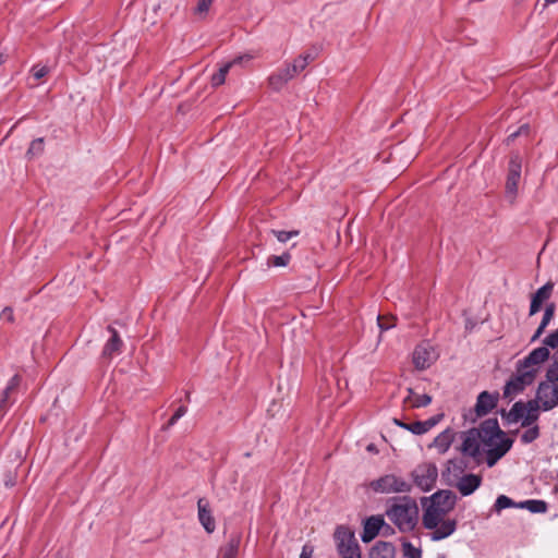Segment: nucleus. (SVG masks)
<instances>
[{"label":"nucleus","instance_id":"nucleus-28","mask_svg":"<svg viewBox=\"0 0 558 558\" xmlns=\"http://www.w3.org/2000/svg\"><path fill=\"white\" fill-rule=\"evenodd\" d=\"M519 505H517L511 498H509L508 496L506 495H500L497 497L494 506H493V511L499 513L501 510L504 509H508V508H512V507H518Z\"/></svg>","mask_w":558,"mask_h":558},{"label":"nucleus","instance_id":"nucleus-44","mask_svg":"<svg viewBox=\"0 0 558 558\" xmlns=\"http://www.w3.org/2000/svg\"><path fill=\"white\" fill-rule=\"evenodd\" d=\"M313 553H314L313 546H311L308 544H305L302 547V551H301L300 558H312Z\"/></svg>","mask_w":558,"mask_h":558},{"label":"nucleus","instance_id":"nucleus-29","mask_svg":"<svg viewBox=\"0 0 558 558\" xmlns=\"http://www.w3.org/2000/svg\"><path fill=\"white\" fill-rule=\"evenodd\" d=\"M520 508H525L533 513H541L546 511V502L542 500H526L519 504Z\"/></svg>","mask_w":558,"mask_h":558},{"label":"nucleus","instance_id":"nucleus-43","mask_svg":"<svg viewBox=\"0 0 558 558\" xmlns=\"http://www.w3.org/2000/svg\"><path fill=\"white\" fill-rule=\"evenodd\" d=\"M0 320H5L8 323H13L14 315H13L12 308L5 307L4 310H2V312L0 313Z\"/></svg>","mask_w":558,"mask_h":558},{"label":"nucleus","instance_id":"nucleus-27","mask_svg":"<svg viewBox=\"0 0 558 558\" xmlns=\"http://www.w3.org/2000/svg\"><path fill=\"white\" fill-rule=\"evenodd\" d=\"M313 59L314 58L310 53L301 54L295 58L292 63H288V65L291 68L293 73L298 75L308 65L311 61H313Z\"/></svg>","mask_w":558,"mask_h":558},{"label":"nucleus","instance_id":"nucleus-38","mask_svg":"<svg viewBox=\"0 0 558 558\" xmlns=\"http://www.w3.org/2000/svg\"><path fill=\"white\" fill-rule=\"evenodd\" d=\"M404 429L413 433L414 435L426 434L423 421H417V422H414V423H409L408 426H404Z\"/></svg>","mask_w":558,"mask_h":558},{"label":"nucleus","instance_id":"nucleus-40","mask_svg":"<svg viewBox=\"0 0 558 558\" xmlns=\"http://www.w3.org/2000/svg\"><path fill=\"white\" fill-rule=\"evenodd\" d=\"M442 414H437L429 417L426 421H423L426 433L429 432L434 426H436L442 418Z\"/></svg>","mask_w":558,"mask_h":558},{"label":"nucleus","instance_id":"nucleus-3","mask_svg":"<svg viewBox=\"0 0 558 558\" xmlns=\"http://www.w3.org/2000/svg\"><path fill=\"white\" fill-rule=\"evenodd\" d=\"M386 513L401 532H410L417 523L418 508L412 498L403 497L393 502Z\"/></svg>","mask_w":558,"mask_h":558},{"label":"nucleus","instance_id":"nucleus-1","mask_svg":"<svg viewBox=\"0 0 558 558\" xmlns=\"http://www.w3.org/2000/svg\"><path fill=\"white\" fill-rule=\"evenodd\" d=\"M459 451L473 458L476 462L485 454L486 463L494 466L512 447V439L500 429L496 418H488L476 428H471L461 435Z\"/></svg>","mask_w":558,"mask_h":558},{"label":"nucleus","instance_id":"nucleus-48","mask_svg":"<svg viewBox=\"0 0 558 558\" xmlns=\"http://www.w3.org/2000/svg\"><path fill=\"white\" fill-rule=\"evenodd\" d=\"M179 420L178 418H174V415L171 416V418L168 421L167 425L165 426V429H168L170 428L171 426H173Z\"/></svg>","mask_w":558,"mask_h":558},{"label":"nucleus","instance_id":"nucleus-32","mask_svg":"<svg viewBox=\"0 0 558 558\" xmlns=\"http://www.w3.org/2000/svg\"><path fill=\"white\" fill-rule=\"evenodd\" d=\"M44 150V141L43 138H36L31 143V146L26 153V155L32 158L41 154Z\"/></svg>","mask_w":558,"mask_h":558},{"label":"nucleus","instance_id":"nucleus-15","mask_svg":"<svg viewBox=\"0 0 558 558\" xmlns=\"http://www.w3.org/2000/svg\"><path fill=\"white\" fill-rule=\"evenodd\" d=\"M21 380H22V378L20 375H14L7 384L5 388L3 389V391L0 396V415L1 416L13 404L14 399L12 398V396L16 392L17 387L21 384Z\"/></svg>","mask_w":558,"mask_h":558},{"label":"nucleus","instance_id":"nucleus-12","mask_svg":"<svg viewBox=\"0 0 558 558\" xmlns=\"http://www.w3.org/2000/svg\"><path fill=\"white\" fill-rule=\"evenodd\" d=\"M468 463L463 458H453L447 461L445 469L442 470L441 477L444 482L451 486L460 477L466 473Z\"/></svg>","mask_w":558,"mask_h":558},{"label":"nucleus","instance_id":"nucleus-19","mask_svg":"<svg viewBox=\"0 0 558 558\" xmlns=\"http://www.w3.org/2000/svg\"><path fill=\"white\" fill-rule=\"evenodd\" d=\"M553 289L554 283L549 281L533 294L530 305V316L535 315L541 310L542 304L550 298Z\"/></svg>","mask_w":558,"mask_h":558},{"label":"nucleus","instance_id":"nucleus-25","mask_svg":"<svg viewBox=\"0 0 558 558\" xmlns=\"http://www.w3.org/2000/svg\"><path fill=\"white\" fill-rule=\"evenodd\" d=\"M241 543L240 534L230 535L227 544L221 548V558H236Z\"/></svg>","mask_w":558,"mask_h":558},{"label":"nucleus","instance_id":"nucleus-41","mask_svg":"<svg viewBox=\"0 0 558 558\" xmlns=\"http://www.w3.org/2000/svg\"><path fill=\"white\" fill-rule=\"evenodd\" d=\"M211 3H213V0H198V3L195 8V13H197V14L207 13Z\"/></svg>","mask_w":558,"mask_h":558},{"label":"nucleus","instance_id":"nucleus-18","mask_svg":"<svg viewBox=\"0 0 558 558\" xmlns=\"http://www.w3.org/2000/svg\"><path fill=\"white\" fill-rule=\"evenodd\" d=\"M198 520L207 533H213L216 529V522L211 515L209 504L206 499L199 498L197 501Z\"/></svg>","mask_w":558,"mask_h":558},{"label":"nucleus","instance_id":"nucleus-51","mask_svg":"<svg viewBox=\"0 0 558 558\" xmlns=\"http://www.w3.org/2000/svg\"><path fill=\"white\" fill-rule=\"evenodd\" d=\"M3 62V53L0 51V64Z\"/></svg>","mask_w":558,"mask_h":558},{"label":"nucleus","instance_id":"nucleus-23","mask_svg":"<svg viewBox=\"0 0 558 558\" xmlns=\"http://www.w3.org/2000/svg\"><path fill=\"white\" fill-rule=\"evenodd\" d=\"M453 439H454L453 429L446 428L445 430H442L440 434H438L435 437V439L432 444V447H434L439 454H445L449 450Z\"/></svg>","mask_w":558,"mask_h":558},{"label":"nucleus","instance_id":"nucleus-22","mask_svg":"<svg viewBox=\"0 0 558 558\" xmlns=\"http://www.w3.org/2000/svg\"><path fill=\"white\" fill-rule=\"evenodd\" d=\"M107 329L111 333V337L108 339V341L104 345L102 356L106 359H111L114 354H118L121 352L123 341L121 340L118 331L113 327L108 326Z\"/></svg>","mask_w":558,"mask_h":558},{"label":"nucleus","instance_id":"nucleus-24","mask_svg":"<svg viewBox=\"0 0 558 558\" xmlns=\"http://www.w3.org/2000/svg\"><path fill=\"white\" fill-rule=\"evenodd\" d=\"M395 546L389 542H377L369 550V558H395Z\"/></svg>","mask_w":558,"mask_h":558},{"label":"nucleus","instance_id":"nucleus-10","mask_svg":"<svg viewBox=\"0 0 558 558\" xmlns=\"http://www.w3.org/2000/svg\"><path fill=\"white\" fill-rule=\"evenodd\" d=\"M522 171V158L519 154H512L509 160L506 181V197L513 203L518 195L519 182Z\"/></svg>","mask_w":558,"mask_h":558},{"label":"nucleus","instance_id":"nucleus-11","mask_svg":"<svg viewBox=\"0 0 558 558\" xmlns=\"http://www.w3.org/2000/svg\"><path fill=\"white\" fill-rule=\"evenodd\" d=\"M550 356L549 349L546 347H538L532 350L524 359L519 360L517 363L523 369L531 371L533 376L537 377L541 366L548 361Z\"/></svg>","mask_w":558,"mask_h":558},{"label":"nucleus","instance_id":"nucleus-49","mask_svg":"<svg viewBox=\"0 0 558 558\" xmlns=\"http://www.w3.org/2000/svg\"><path fill=\"white\" fill-rule=\"evenodd\" d=\"M392 422H393V424H396L397 426H399V427H401V428H403V429H404V426H408V425H409V423H404V422H402V421H401V420H399V418H393V420H392Z\"/></svg>","mask_w":558,"mask_h":558},{"label":"nucleus","instance_id":"nucleus-46","mask_svg":"<svg viewBox=\"0 0 558 558\" xmlns=\"http://www.w3.org/2000/svg\"><path fill=\"white\" fill-rule=\"evenodd\" d=\"M527 130H529V126L526 124L522 125L517 132H513L508 136V138H507L508 142L513 141L519 134H521L523 132H527Z\"/></svg>","mask_w":558,"mask_h":558},{"label":"nucleus","instance_id":"nucleus-47","mask_svg":"<svg viewBox=\"0 0 558 558\" xmlns=\"http://www.w3.org/2000/svg\"><path fill=\"white\" fill-rule=\"evenodd\" d=\"M187 412V408L184 407V405H181L177 409V411L174 412V418H178L180 420L183 415H185V413Z\"/></svg>","mask_w":558,"mask_h":558},{"label":"nucleus","instance_id":"nucleus-20","mask_svg":"<svg viewBox=\"0 0 558 558\" xmlns=\"http://www.w3.org/2000/svg\"><path fill=\"white\" fill-rule=\"evenodd\" d=\"M497 401L498 393L481 392L475 404L476 414L478 416L486 415L497 405Z\"/></svg>","mask_w":558,"mask_h":558},{"label":"nucleus","instance_id":"nucleus-37","mask_svg":"<svg viewBox=\"0 0 558 558\" xmlns=\"http://www.w3.org/2000/svg\"><path fill=\"white\" fill-rule=\"evenodd\" d=\"M395 317L377 316V323L380 330H388L395 326Z\"/></svg>","mask_w":558,"mask_h":558},{"label":"nucleus","instance_id":"nucleus-14","mask_svg":"<svg viewBox=\"0 0 558 558\" xmlns=\"http://www.w3.org/2000/svg\"><path fill=\"white\" fill-rule=\"evenodd\" d=\"M482 484V476L478 474L466 473L460 477L451 487H456L462 496L472 495Z\"/></svg>","mask_w":558,"mask_h":558},{"label":"nucleus","instance_id":"nucleus-5","mask_svg":"<svg viewBox=\"0 0 558 558\" xmlns=\"http://www.w3.org/2000/svg\"><path fill=\"white\" fill-rule=\"evenodd\" d=\"M531 371L523 369L518 363L515 365V374L506 383L504 387V397L511 400L517 395L523 392L526 387L535 381Z\"/></svg>","mask_w":558,"mask_h":558},{"label":"nucleus","instance_id":"nucleus-26","mask_svg":"<svg viewBox=\"0 0 558 558\" xmlns=\"http://www.w3.org/2000/svg\"><path fill=\"white\" fill-rule=\"evenodd\" d=\"M408 397L404 402L409 403L411 408H423L427 407L432 402V397L429 395H417L413 391V389H408Z\"/></svg>","mask_w":558,"mask_h":558},{"label":"nucleus","instance_id":"nucleus-8","mask_svg":"<svg viewBox=\"0 0 558 558\" xmlns=\"http://www.w3.org/2000/svg\"><path fill=\"white\" fill-rule=\"evenodd\" d=\"M374 492L380 494L409 493L412 485L403 477L395 474H386L371 483Z\"/></svg>","mask_w":558,"mask_h":558},{"label":"nucleus","instance_id":"nucleus-34","mask_svg":"<svg viewBox=\"0 0 558 558\" xmlns=\"http://www.w3.org/2000/svg\"><path fill=\"white\" fill-rule=\"evenodd\" d=\"M290 259L291 255L289 253H283L282 255L279 256H271L269 258V264H271L275 267H283L289 264Z\"/></svg>","mask_w":558,"mask_h":558},{"label":"nucleus","instance_id":"nucleus-45","mask_svg":"<svg viewBox=\"0 0 558 558\" xmlns=\"http://www.w3.org/2000/svg\"><path fill=\"white\" fill-rule=\"evenodd\" d=\"M547 326L543 325V324H539L538 328L536 329V331L534 332V335L532 336L531 338V342H534L536 341L537 339H539V337L543 335L545 328Z\"/></svg>","mask_w":558,"mask_h":558},{"label":"nucleus","instance_id":"nucleus-13","mask_svg":"<svg viewBox=\"0 0 558 558\" xmlns=\"http://www.w3.org/2000/svg\"><path fill=\"white\" fill-rule=\"evenodd\" d=\"M437 360V354L428 343L418 344L412 354V362L416 369L424 371Z\"/></svg>","mask_w":558,"mask_h":558},{"label":"nucleus","instance_id":"nucleus-4","mask_svg":"<svg viewBox=\"0 0 558 558\" xmlns=\"http://www.w3.org/2000/svg\"><path fill=\"white\" fill-rule=\"evenodd\" d=\"M539 410H542L539 404H536L533 400L527 402L518 401L511 407L508 420L511 423L521 422L522 427L533 426L539 417Z\"/></svg>","mask_w":558,"mask_h":558},{"label":"nucleus","instance_id":"nucleus-36","mask_svg":"<svg viewBox=\"0 0 558 558\" xmlns=\"http://www.w3.org/2000/svg\"><path fill=\"white\" fill-rule=\"evenodd\" d=\"M542 347H546L548 349H556L558 347V329L544 338Z\"/></svg>","mask_w":558,"mask_h":558},{"label":"nucleus","instance_id":"nucleus-2","mask_svg":"<svg viewBox=\"0 0 558 558\" xmlns=\"http://www.w3.org/2000/svg\"><path fill=\"white\" fill-rule=\"evenodd\" d=\"M456 497L449 490H439L432 495L430 504L425 508L422 523L426 530L432 531L433 542H438L452 535L457 530V520L448 518L454 508Z\"/></svg>","mask_w":558,"mask_h":558},{"label":"nucleus","instance_id":"nucleus-7","mask_svg":"<svg viewBox=\"0 0 558 558\" xmlns=\"http://www.w3.org/2000/svg\"><path fill=\"white\" fill-rule=\"evenodd\" d=\"M335 538L340 558H361V550L354 534L343 526L336 530Z\"/></svg>","mask_w":558,"mask_h":558},{"label":"nucleus","instance_id":"nucleus-50","mask_svg":"<svg viewBox=\"0 0 558 558\" xmlns=\"http://www.w3.org/2000/svg\"><path fill=\"white\" fill-rule=\"evenodd\" d=\"M557 1H558V0H545V3H546V4H551V3H555V2H557Z\"/></svg>","mask_w":558,"mask_h":558},{"label":"nucleus","instance_id":"nucleus-21","mask_svg":"<svg viewBox=\"0 0 558 558\" xmlns=\"http://www.w3.org/2000/svg\"><path fill=\"white\" fill-rule=\"evenodd\" d=\"M253 58L254 57L252 54H243V56L236 57L231 62L226 63L225 65H222L219 69V71L217 73H215L211 76V81H210L211 85L215 87L222 85L225 83L226 76L232 65L240 64L243 61H251Z\"/></svg>","mask_w":558,"mask_h":558},{"label":"nucleus","instance_id":"nucleus-31","mask_svg":"<svg viewBox=\"0 0 558 558\" xmlns=\"http://www.w3.org/2000/svg\"><path fill=\"white\" fill-rule=\"evenodd\" d=\"M545 377L547 379H555L558 381V351L553 355L551 363L546 371Z\"/></svg>","mask_w":558,"mask_h":558},{"label":"nucleus","instance_id":"nucleus-16","mask_svg":"<svg viewBox=\"0 0 558 558\" xmlns=\"http://www.w3.org/2000/svg\"><path fill=\"white\" fill-rule=\"evenodd\" d=\"M296 76L288 63H284L282 68L278 69L268 77V84L271 89L280 90L289 81Z\"/></svg>","mask_w":558,"mask_h":558},{"label":"nucleus","instance_id":"nucleus-9","mask_svg":"<svg viewBox=\"0 0 558 558\" xmlns=\"http://www.w3.org/2000/svg\"><path fill=\"white\" fill-rule=\"evenodd\" d=\"M438 477V470L434 463L418 464L412 471L414 484L423 492H429L434 488Z\"/></svg>","mask_w":558,"mask_h":558},{"label":"nucleus","instance_id":"nucleus-6","mask_svg":"<svg viewBox=\"0 0 558 558\" xmlns=\"http://www.w3.org/2000/svg\"><path fill=\"white\" fill-rule=\"evenodd\" d=\"M533 401L539 404L542 411L547 412L558 407V381L545 379L537 386Z\"/></svg>","mask_w":558,"mask_h":558},{"label":"nucleus","instance_id":"nucleus-35","mask_svg":"<svg viewBox=\"0 0 558 558\" xmlns=\"http://www.w3.org/2000/svg\"><path fill=\"white\" fill-rule=\"evenodd\" d=\"M403 554L407 558H422L421 549L414 547L411 543H403Z\"/></svg>","mask_w":558,"mask_h":558},{"label":"nucleus","instance_id":"nucleus-39","mask_svg":"<svg viewBox=\"0 0 558 558\" xmlns=\"http://www.w3.org/2000/svg\"><path fill=\"white\" fill-rule=\"evenodd\" d=\"M554 315H555V304L550 303L545 308V312H544L543 319H542L541 324H543L545 326H548V324L553 319Z\"/></svg>","mask_w":558,"mask_h":558},{"label":"nucleus","instance_id":"nucleus-17","mask_svg":"<svg viewBox=\"0 0 558 558\" xmlns=\"http://www.w3.org/2000/svg\"><path fill=\"white\" fill-rule=\"evenodd\" d=\"M385 525V521L380 515H372L364 522L363 533L361 535L362 542H372L379 533L380 529Z\"/></svg>","mask_w":558,"mask_h":558},{"label":"nucleus","instance_id":"nucleus-42","mask_svg":"<svg viewBox=\"0 0 558 558\" xmlns=\"http://www.w3.org/2000/svg\"><path fill=\"white\" fill-rule=\"evenodd\" d=\"M32 72H33V75L36 80H40L43 78L44 76L47 75L48 73V68L46 66H39V65H35L33 69H32Z\"/></svg>","mask_w":558,"mask_h":558},{"label":"nucleus","instance_id":"nucleus-30","mask_svg":"<svg viewBox=\"0 0 558 558\" xmlns=\"http://www.w3.org/2000/svg\"><path fill=\"white\" fill-rule=\"evenodd\" d=\"M539 436V428L537 425L529 426L521 435V441L525 445L533 442Z\"/></svg>","mask_w":558,"mask_h":558},{"label":"nucleus","instance_id":"nucleus-33","mask_svg":"<svg viewBox=\"0 0 558 558\" xmlns=\"http://www.w3.org/2000/svg\"><path fill=\"white\" fill-rule=\"evenodd\" d=\"M271 233L277 238V240L279 242L286 243L291 238L296 236L299 234V231L298 230H292V231L271 230Z\"/></svg>","mask_w":558,"mask_h":558}]
</instances>
